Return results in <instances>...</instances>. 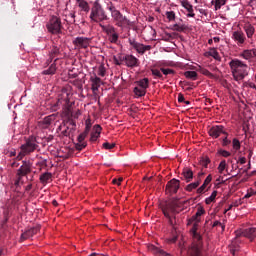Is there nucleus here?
Returning a JSON list of instances; mask_svg holds the SVG:
<instances>
[{"label": "nucleus", "instance_id": "1", "mask_svg": "<svg viewBox=\"0 0 256 256\" xmlns=\"http://www.w3.org/2000/svg\"><path fill=\"white\" fill-rule=\"evenodd\" d=\"M228 65L234 81H243V79L249 75V71H251V68L249 65H247V63L237 58L231 59Z\"/></svg>", "mask_w": 256, "mask_h": 256}, {"label": "nucleus", "instance_id": "2", "mask_svg": "<svg viewBox=\"0 0 256 256\" xmlns=\"http://www.w3.org/2000/svg\"><path fill=\"white\" fill-rule=\"evenodd\" d=\"M181 202L172 200L162 206L163 215L168 219L170 225H175L176 215L180 213Z\"/></svg>", "mask_w": 256, "mask_h": 256}, {"label": "nucleus", "instance_id": "3", "mask_svg": "<svg viewBox=\"0 0 256 256\" xmlns=\"http://www.w3.org/2000/svg\"><path fill=\"white\" fill-rule=\"evenodd\" d=\"M90 19L93 23H103V21H109V16L107 15V12L105 11V8L99 3L94 2L91 12H90Z\"/></svg>", "mask_w": 256, "mask_h": 256}, {"label": "nucleus", "instance_id": "4", "mask_svg": "<svg viewBox=\"0 0 256 256\" xmlns=\"http://www.w3.org/2000/svg\"><path fill=\"white\" fill-rule=\"evenodd\" d=\"M63 127L64 130L61 132L63 137H69L71 139V137H73L75 134V131H77V123L75 120H73V118H69L68 120L64 121L62 125L58 127V129L61 131Z\"/></svg>", "mask_w": 256, "mask_h": 256}, {"label": "nucleus", "instance_id": "5", "mask_svg": "<svg viewBox=\"0 0 256 256\" xmlns=\"http://www.w3.org/2000/svg\"><path fill=\"white\" fill-rule=\"evenodd\" d=\"M46 27L49 33H52V35L61 33V29H63V25H61V19H59L57 16H52Z\"/></svg>", "mask_w": 256, "mask_h": 256}, {"label": "nucleus", "instance_id": "6", "mask_svg": "<svg viewBox=\"0 0 256 256\" xmlns=\"http://www.w3.org/2000/svg\"><path fill=\"white\" fill-rule=\"evenodd\" d=\"M37 147H39L37 144V138H35V136H30L26 142L20 146V150L24 151V153H27L28 155H31V153L35 152Z\"/></svg>", "mask_w": 256, "mask_h": 256}, {"label": "nucleus", "instance_id": "7", "mask_svg": "<svg viewBox=\"0 0 256 256\" xmlns=\"http://www.w3.org/2000/svg\"><path fill=\"white\" fill-rule=\"evenodd\" d=\"M138 87L134 88V93L137 97H145L147 89H149V78H143L136 82Z\"/></svg>", "mask_w": 256, "mask_h": 256}, {"label": "nucleus", "instance_id": "8", "mask_svg": "<svg viewBox=\"0 0 256 256\" xmlns=\"http://www.w3.org/2000/svg\"><path fill=\"white\" fill-rule=\"evenodd\" d=\"M128 43L129 45H131V47H133V49H135V51H137V53H139L140 55H145L146 51H151V46L150 45H143L137 41H135V39L129 38L128 39Z\"/></svg>", "mask_w": 256, "mask_h": 256}, {"label": "nucleus", "instance_id": "9", "mask_svg": "<svg viewBox=\"0 0 256 256\" xmlns=\"http://www.w3.org/2000/svg\"><path fill=\"white\" fill-rule=\"evenodd\" d=\"M119 59L124 62L126 67H130L131 69H133V67H139V59L131 54L119 56Z\"/></svg>", "mask_w": 256, "mask_h": 256}, {"label": "nucleus", "instance_id": "10", "mask_svg": "<svg viewBox=\"0 0 256 256\" xmlns=\"http://www.w3.org/2000/svg\"><path fill=\"white\" fill-rule=\"evenodd\" d=\"M31 167H33V164H31V161L24 160L22 161V165L17 170L16 177H25L31 173Z\"/></svg>", "mask_w": 256, "mask_h": 256}, {"label": "nucleus", "instance_id": "11", "mask_svg": "<svg viewBox=\"0 0 256 256\" xmlns=\"http://www.w3.org/2000/svg\"><path fill=\"white\" fill-rule=\"evenodd\" d=\"M181 186V181L178 179H172L166 184V193L169 195H173L179 191V187Z\"/></svg>", "mask_w": 256, "mask_h": 256}, {"label": "nucleus", "instance_id": "12", "mask_svg": "<svg viewBox=\"0 0 256 256\" xmlns=\"http://www.w3.org/2000/svg\"><path fill=\"white\" fill-rule=\"evenodd\" d=\"M73 45L79 49H88L89 45H91V38L77 37L73 40Z\"/></svg>", "mask_w": 256, "mask_h": 256}, {"label": "nucleus", "instance_id": "13", "mask_svg": "<svg viewBox=\"0 0 256 256\" xmlns=\"http://www.w3.org/2000/svg\"><path fill=\"white\" fill-rule=\"evenodd\" d=\"M221 134H223V135H229V133H227V132L225 131V127H223V125L213 126V127L210 128V130H209V135H210V137H213L214 139H217L218 137H220Z\"/></svg>", "mask_w": 256, "mask_h": 256}, {"label": "nucleus", "instance_id": "14", "mask_svg": "<svg viewBox=\"0 0 256 256\" xmlns=\"http://www.w3.org/2000/svg\"><path fill=\"white\" fill-rule=\"evenodd\" d=\"M232 39L235 41V43H237V45L241 46L245 43L247 38L245 37V33H243V31L237 30L232 33Z\"/></svg>", "mask_w": 256, "mask_h": 256}, {"label": "nucleus", "instance_id": "15", "mask_svg": "<svg viewBox=\"0 0 256 256\" xmlns=\"http://www.w3.org/2000/svg\"><path fill=\"white\" fill-rule=\"evenodd\" d=\"M107 10L110 11L111 17L114 21L118 19V17L122 16L121 11L117 10L115 7V4L113 2H108L107 3Z\"/></svg>", "mask_w": 256, "mask_h": 256}, {"label": "nucleus", "instance_id": "16", "mask_svg": "<svg viewBox=\"0 0 256 256\" xmlns=\"http://www.w3.org/2000/svg\"><path fill=\"white\" fill-rule=\"evenodd\" d=\"M37 233H39V227L30 228L26 232L22 233L21 240L26 241V239H31V237L37 235Z\"/></svg>", "mask_w": 256, "mask_h": 256}, {"label": "nucleus", "instance_id": "17", "mask_svg": "<svg viewBox=\"0 0 256 256\" xmlns=\"http://www.w3.org/2000/svg\"><path fill=\"white\" fill-rule=\"evenodd\" d=\"M212 180L213 177L211 176V174H209L204 180L203 184L196 190V193L198 195H203V193L207 191V185H209V183H211Z\"/></svg>", "mask_w": 256, "mask_h": 256}, {"label": "nucleus", "instance_id": "18", "mask_svg": "<svg viewBox=\"0 0 256 256\" xmlns=\"http://www.w3.org/2000/svg\"><path fill=\"white\" fill-rule=\"evenodd\" d=\"M182 181H186V183H191L193 181V170L189 168H184L182 171Z\"/></svg>", "mask_w": 256, "mask_h": 256}, {"label": "nucleus", "instance_id": "19", "mask_svg": "<svg viewBox=\"0 0 256 256\" xmlns=\"http://www.w3.org/2000/svg\"><path fill=\"white\" fill-rule=\"evenodd\" d=\"M114 21L116 22L117 27L121 28H123L125 25H128V27H131L132 25L131 20H129L126 16H123V14Z\"/></svg>", "mask_w": 256, "mask_h": 256}, {"label": "nucleus", "instance_id": "20", "mask_svg": "<svg viewBox=\"0 0 256 256\" xmlns=\"http://www.w3.org/2000/svg\"><path fill=\"white\" fill-rule=\"evenodd\" d=\"M240 57H242V59H245L246 61H250V59H253V57H256V49L244 50L240 54Z\"/></svg>", "mask_w": 256, "mask_h": 256}, {"label": "nucleus", "instance_id": "21", "mask_svg": "<svg viewBox=\"0 0 256 256\" xmlns=\"http://www.w3.org/2000/svg\"><path fill=\"white\" fill-rule=\"evenodd\" d=\"M241 235L243 237H247L250 241H254L256 237V228H247L241 233Z\"/></svg>", "mask_w": 256, "mask_h": 256}, {"label": "nucleus", "instance_id": "22", "mask_svg": "<svg viewBox=\"0 0 256 256\" xmlns=\"http://www.w3.org/2000/svg\"><path fill=\"white\" fill-rule=\"evenodd\" d=\"M99 27H101L102 31H104L108 37L117 33V29H115L113 25L99 24Z\"/></svg>", "mask_w": 256, "mask_h": 256}, {"label": "nucleus", "instance_id": "23", "mask_svg": "<svg viewBox=\"0 0 256 256\" xmlns=\"http://www.w3.org/2000/svg\"><path fill=\"white\" fill-rule=\"evenodd\" d=\"M93 129H94V132L91 133V137H90L91 142H95L97 141L98 137H101V129H102L101 125L96 124L94 125Z\"/></svg>", "mask_w": 256, "mask_h": 256}, {"label": "nucleus", "instance_id": "24", "mask_svg": "<svg viewBox=\"0 0 256 256\" xmlns=\"http://www.w3.org/2000/svg\"><path fill=\"white\" fill-rule=\"evenodd\" d=\"M92 82V91L94 95H97V92L99 91V87H101V78L99 77H91Z\"/></svg>", "mask_w": 256, "mask_h": 256}, {"label": "nucleus", "instance_id": "25", "mask_svg": "<svg viewBox=\"0 0 256 256\" xmlns=\"http://www.w3.org/2000/svg\"><path fill=\"white\" fill-rule=\"evenodd\" d=\"M181 5L184 7V9H186V11H188L187 17H195V14L193 13V5H191L189 1L183 0Z\"/></svg>", "mask_w": 256, "mask_h": 256}, {"label": "nucleus", "instance_id": "26", "mask_svg": "<svg viewBox=\"0 0 256 256\" xmlns=\"http://www.w3.org/2000/svg\"><path fill=\"white\" fill-rule=\"evenodd\" d=\"M205 57H213L216 61H221V56H219L217 48H209V51L205 53Z\"/></svg>", "mask_w": 256, "mask_h": 256}, {"label": "nucleus", "instance_id": "27", "mask_svg": "<svg viewBox=\"0 0 256 256\" xmlns=\"http://www.w3.org/2000/svg\"><path fill=\"white\" fill-rule=\"evenodd\" d=\"M199 185H201V178H196V180L190 184H188L185 187V191H188L189 193H191V191H195V189H197V187H199Z\"/></svg>", "mask_w": 256, "mask_h": 256}, {"label": "nucleus", "instance_id": "28", "mask_svg": "<svg viewBox=\"0 0 256 256\" xmlns=\"http://www.w3.org/2000/svg\"><path fill=\"white\" fill-rule=\"evenodd\" d=\"M51 123H53V116H46L43 120L39 122V125L43 129H47V127H49Z\"/></svg>", "mask_w": 256, "mask_h": 256}, {"label": "nucleus", "instance_id": "29", "mask_svg": "<svg viewBox=\"0 0 256 256\" xmlns=\"http://www.w3.org/2000/svg\"><path fill=\"white\" fill-rule=\"evenodd\" d=\"M52 177L53 174H51V172H45L40 175V182L43 183V185H47V183L51 181Z\"/></svg>", "mask_w": 256, "mask_h": 256}, {"label": "nucleus", "instance_id": "30", "mask_svg": "<svg viewBox=\"0 0 256 256\" xmlns=\"http://www.w3.org/2000/svg\"><path fill=\"white\" fill-rule=\"evenodd\" d=\"M59 53H60V51H59V47H57V46H53L52 47V49H51V51H50V53H49V62L51 63V61H53V59H55V57H58L59 56Z\"/></svg>", "mask_w": 256, "mask_h": 256}, {"label": "nucleus", "instance_id": "31", "mask_svg": "<svg viewBox=\"0 0 256 256\" xmlns=\"http://www.w3.org/2000/svg\"><path fill=\"white\" fill-rule=\"evenodd\" d=\"M57 72V65L55 63L51 64L50 67L42 72V75H55Z\"/></svg>", "mask_w": 256, "mask_h": 256}, {"label": "nucleus", "instance_id": "32", "mask_svg": "<svg viewBox=\"0 0 256 256\" xmlns=\"http://www.w3.org/2000/svg\"><path fill=\"white\" fill-rule=\"evenodd\" d=\"M245 33L248 37V39H251V37H253V35H255V27H253L251 24L246 25L244 27Z\"/></svg>", "mask_w": 256, "mask_h": 256}, {"label": "nucleus", "instance_id": "33", "mask_svg": "<svg viewBox=\"0 0 256 256\" xmlns=\"http://www.w3.org/2000/svg\"><path fill=\"white\" fill-rule=\"evenodd\" d=\"M171 29L172 31H178V33H183V31H187L189 27L185 24H182V25L174 24Z\"/></svg>", "mask_w": 256, "mask_h": 256}, {"label": "nucleus", "instance_id": "34", "mask_svg": "<svg viewBox=\"0 0 256 256\" xmlns=\"http://www.w3.org/2000/svg\"><path fill=\"white\" fill-rule=\"evenodd\" d=\"M171 29L172 31H178V33H183V31H187L189 27L185 24H182V25L174 24Z\"/></svg>", "mask_w": 256, "mask_h": 256}, {"label": "nucleus", "instance_id": "35", "mask_svg": "<svg viewBox=\"0 0 256 256\" xmlns=\"http://www.w3.org/2000/svg\"><path fill=\"white\" fill-rule=\"evenodd\" d=\"M197 229H199V223L195 222L190 230V233H192L193 237L199 240L201 239V235L197 233Z\"/></svg>", "mask_w": 256, "mask_h": 256}, {"label": "nucleus", "instance_id": "36", "mask_svg": "<svg viewBox=\"0 0 256 256\" xmlns=\"http://www.w3.org/2000/svg\"><path fill=\"white\" fill-rule=\"evenodd\" d=\"M189 255L191 256H201V249H199V246L194 245L189 249Z\"/></svg>", "mask_w": 256, "mask_h": 256}, {"label": "nucleus", "instance_id": "37", "mask_svg": "<svg viewBox=\"0 0 256 256\" xmlns=\"http://www.w3.org/2000/svg\"><path fill=\"white\" fill-rule=\"evenodd\" d=\"M216 197H217V190H214L212 194L205 199L206 205H211L215 201Z\"/></svg>", "mask_w": 256, "mask_h": 256}, {"label": "nucleus", "instance_id": "38", "mask_svg": "<svg viewBox=\"0 0 256 256\" xmlns=\"http://www.w3.org/2000/svg\"><path fill=\"white\" fill-rule=\"evenodd\" d=\"M184 75L186 79H192V81L197 80V73L195 71H186Z\"/></svg>", "mask_w": 256, "mask_h": 256}, {"label": "nucleus", "instance_id": "39", "mask_svg": "<svg viewBox=\"0 0 256 256\" xmlns=\"http://www.w3.org/2000/svg\"><path fill=\"white\" fill-rule=\"evenodd\" d=\"M108 40L110 41V43H114L115 45H117V43L119 42V33L116 32V34L108 36Z\"/></svg>", "mask_w": 256, "mask_h": 256}, {"label": "nucleus", "instance_id": "40", "mask_svg": "<svg viewBox=\"0 0 256 256\" xmlns=\"http://www.w3.org/2000/svg\"><path fill=\"white\" fill-rule=\"evenodd\" d=\"M232 146H233V149H235V151H239V149H241V142L239 141V139L234 138L232 140Z\"/></svg>", "mask_w": 256, "mask_h": 256}, {"label": "nucleus", "instance_id": "41", "mask_svg": "<svg viewBox=\"0 0 256 256\" xmlns=\"http://www.w3.org/2000/svg\"><path fill=\"white\" fill-rule=\"evenodd\" d=\"M89 134L87 132H82L78 137H77V141L78 143H87L85 142V139H87V136Z\"/></svg>", "mask_w": 256, "mask_h": 256}, {"label": "nucleus", "instance_id": "42", "mask_svg": "<svg viewBox=\"0 0 256 256\" xmlns=\"http://www.w3.org/2000/svg\"><path fill=\"white\" fill-rule=\"evenodd\" d=\"M225 3H227V0H215V10L219 11V9H221Z\"/></svg>", "mask_w": 256, "mask_h": 256}, {"label": "nucleus", "instance_id": "43", "mask_svg": "<svg viewBox=\"0 0 256 256\" xmlns=\"http://www.w3.org/2000/svg\"><path fill=\"white\" fill-rule=\"evenodd\" d=\"M87 147V142H78L75 144L76 151H83Z\"/></svg>", "mask_w": 256, "mask_h": 256}, {"label": "nucleus", "instance_id": "44", "mask_svg": "<svg viewBox=\"0 0 256 256\" xmlns=\"http://www.w3.org/2000/svg\"><path fill=\"white\" fill-rule=\"evenodd\" d=\"M160 71L163 73V75H175V70L171 68H161Z\"/></svg>", "mask_w": 256, "mask_h": 256}, {"label": "nucleus", "instance_id": "45", "mask_svg": "<svg viewBox=\"0 0 256 256\" xmlns=\"http://www.w3.org/2000/svg\"><path fill=\"white\" fill-rule=\"evenodd\" d=\"M151 73L152 75H154V77H157L158 79H163V74L161 73V70L151 69Z\"/></svg>", "mask_w": 256, "mask_h": 256}, {"label": "nucleus", "instance_id": "46", "mask_svg": "<svg viewBox=\"0 0 256 256\" xmlns=\"http://www.w3.org/2000/svg\"><path fill=\"white\" fill-rule=\"evenodd\" d=\"M227 167V161L222 160L218 166L219 173H223Z\"/></svg>", "mask_w": 256, "mask_h": 256}, {"label": "nucleus", "instance_id": "47", "mask_svg": "<svg viewBox=\"0 0 256 256\" xmlns=\"http://www.w3.org/2000/svg\"><path fill=\"white\" fill-rule=\"evenodd\" d=\"M217 154L221 155L222 157H231V152L223 149H219Z\"/></svg>", "mask_w": 256, "mask_h": 256}, {"label": "nucleus", "instance_id": "48", "mask_svg": "<svg viewBox=\"0 0 256 256\" xmlns=\"http://www.w3.org/2000/svg\"><path fill=\"white\" fill-rule=\"evenodd\" d=\"M256 194V191L253 188H250L247 193L244 196V199H249L251 197H253V195Z\"/></svg>", "mask_w": 256, "mask_h": 256}, {"label": "nucleus", "instance_id": "49", "mask_svg": "<svg viewBox=\"0 0 256 256\" xmlns=\"http://www.w3.org/2000/svg\"><path fill=\"white\" fill-rule=\"evenodd\" d=\"M85 130H84V133H88L89 134V131H91V119H87L86 122H85Z\"/></svg>", "mask_w": 256, "mask_h": 256}, {"label": "nucleus", "instance_id": "50", "mask_svg": "<svg viewBox=\"0 0 256 256\" xmlns=\"http://www.w3.org/2000/svg\"><path fill=\"white\" fill-rule=\"evenodd\" d=\"M166 17L169 21H175V13L173 11L166 12Z\"/></svg>", "mask_w": 256, "mask_h": 256}, {"label": "nucleus", "instance_id": "51", "mask_svg": "<svg viewBox=\"0 0 256 256\" xmlns=\"http://www.w3.org/2000/svg\"><path fill=\"white\" fill-rule=\"evenodd\" d=\"M80 7L81 9H83V11H85L86 13H89V4L87 2H81Z\"/></svg>", "mask_w": 256, "mask_h": 256}, {"label": "nucleus", "instance_id": "52", "mask_svg": "<svg viewBox=\"0 0 256 256\" xmlns=\"http://www.w3.org/2000/svg\"><path fill=\"white\" fill-rule=\"evenodd\" d=\"M26 155H28V154L25 153V151L21 150V151L19 152V154L17 155L16 160H17V161H22L23 157H26Z\"/></svg>", "mask_w": 256, "mask_h": 256}, {"label": "nucleus", "instance_id": "53", "mask_svg": "<svg viewBox=\"0 0 256 256\" xmlns=\"http://www.w3.org/2000/svg\"><path fill=\"white\" fill-rule=\"evenodd\" d=\"M202 75H205L206 77H210V79H213V77H215V75H213V73L209 72V70L207 69L202 70Z\"/></svg>", "mask_w": 256, "mask_h": 256}, {"label": "nucleus", "instance_id": "54", "mask_svg": "<svg viewBox=\"0 0 256 256\" xmlns=\"http://www.w3.org/2000/svg\"><path fill=\"white\" fill-rule=\"evenodd\" d=\"M229 135H226L222 140L223 147H227L228 145H231V140H228Z\"/></svg>", "mask_w": 256, "mask_h": 256}, {"label": "nucleus", "instance_id": "55", "mask_svg": "<svg viewBox=\"0 0 256 256\" xmlns=\"http://www.w3.org/2000/svg\"><path fill=\"white\" fill-rule=\"evenodd\" d=\"M58 101H64L66 107H71V105L69 104L70 100H69V94L68 93H66V97L63 100L61 98H59Z\"/></svg>", "mask_w": 256, "mask_h": 256}, {"label": "nucleus", "instance_id": "56", "mask_svg": "<svg viewBox=\"0 0 256 256\" xmlns=\"http://www.w3.org/2000/svg\"><path fill=\"white\" fill-rule=\"evenodd\" d=\"M115 147V144L114 143H109V142H105L104 144H103V148L104 149H107V150H111V149H113Z\"/></svg>", "mask_w": 256, "mask_h": 256}, {"label": "nucleus", "instance_id": "57", "mask_svg": "<svg viewBox=\"0 0 256 256\" xmlns=\"http://www.w3.org/2000/svg\"><path fill=\"white\" fill-rule=\"evenodd\" d=\"M209 163H211V160H209V158L202 159L201 161V165L202 167H205V169H207Z\"/></svg>", "mask_w": 256, "mask_h": 256}, {"label": "nucleus", "instance_id": "58", "mask_svg": "<svg viewBox=\"0 0 256 256\" xmlns=\"http://www.w3.org/2000/svg\"><path fill=\"white\" fill-rule=\"evenodd\" d=\"M201 215H205V209H203V208H199V209L197 210V212H196V214H195V216H194V219H195L196 217H201Z\"/></svg>", "mask_w": 256, "mask_h": 256}, {"label": "nucleus", "instance_id": "59", "mask_svg": "<svg viewBox=\"0 0 256 256\" xmlns=\"http://www.w3.org/2000/svg\"><path fill=\"white\" fill-rule=\"evenodd\" d=\"M213 227H220V228L222 229V231H225V225L222 224V223L219 222V221H215V222L213 223Z\"/></svg>", "mask_w": 256, "mask_h": 256}, {"label": "nucleus", "instance_id": "60", "mask_svg": "<svg viewBox=\"0 0 256 256\" xmlns=\"http://www.w3.org/2000/svg\"><path fill=\"white\" fill-rule=\"evenodd\" d=\"M80 115H81V110H77L76 112L71 113V117H73V119H79Z\"/></svg>", "mask_w": 256, "mask_h": 256}, {"label": "nucleus", "instance_id": "61", "mask_svg": "<svg viewBox=\"0 0 256 256\" xmlns=\"http://www.w3.org/2000/svg\"><path fill=\"white\" fill-rule=\"evenodd\" d=\"M68 18H69V23H75V13H70Z\"/></svg>", "mask_w": 256, "mask_h": 256}, {"label": "nucleus", "instance_id": "62", "mask_svg": "<svg viewBox=\"0 0 256 256\" xmlns=\"http://www.w3.org/2000/svg\"><path fill=\"white\" fill-rule=\"evenodd\" d=\"M238 163H240V165H245V163H247V158L240 157Z\"/></svg>", "mask_w": 256, "mask_h": 256}, {"label": "nucleus", "instance_id": "63", "mask_svg": "<svg viewBox=\"0 0 256 256\" xmlns=\"http://www.w3.org/2000/svg\"><path fill=\"white\" fill-rule=\"evenodd\" d=\"M178 102L185 103V96H183V94L178 95Z\"/></svg>", "mask_w": 256, "mask_h": 256}, {"label": "nucleus", "instance_id": "64", "mask_svg": "<svg viewBox=\"0 0 256 256\" xmlns=\"http://www.w3.org/2000/svg\"><path fill=\"white\" fill-rule=\"evenodd\" d=\"M247 85H248V87H250V89H255V90H256V85H255V83L249 82Z\"/></svg>", "mask_w": 256, "mask_h": 256}]
</instances>
